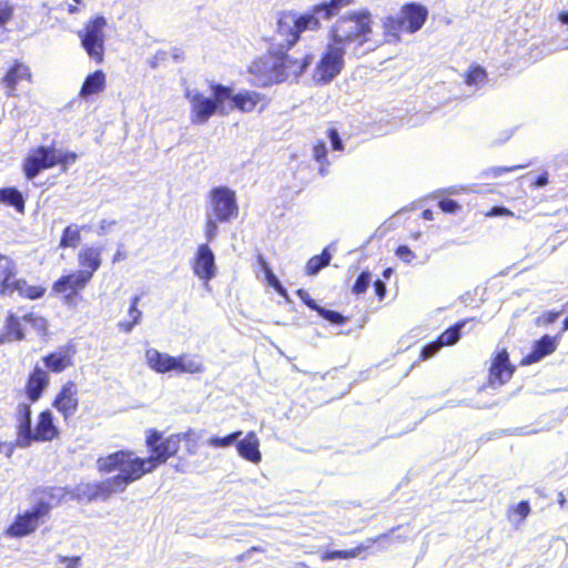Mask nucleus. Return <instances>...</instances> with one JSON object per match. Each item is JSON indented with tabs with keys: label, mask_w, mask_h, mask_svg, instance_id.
Masks as SVG:
<instances>
[{
	"label": "nucleus",
	"mask_w": 568,
	"mask_h": 568,
	"mask_svg": "<svg viewBox=\"0 0 568 568\" xmlns=\"http://www.w3.org/2000/svg\"><path fill=\"white\" fill-rule=\"evenodd\" d=\"M182 443L185 445L189 455L197 453L199 437L193 429L190 428L185 432L164 437L160 430L150 428L145 435V446L150 455L148 457H140L131 449L116 450L113 453V459L120 464H114V467L126 464L138 480H140L161 465H164L170 458L175 457Z\"/></svg>",
	"instance_id": "f257e3e1"
},
{
	"label": "nucleus",
	"mask_w": 568,
	"mask_h": 568,
	"mask_svg": "<svg viewBox=\"0 0 568 568\" xmlns=\"http://www.w3.org/2000/svg\"><path fill=\"white\" fill-rule=\"evenodd\" d=\"M373 33V19L368 10L351 11L339 17L331 29L333 44L345 48L349 44L362 47Z\"/></svg>",
	"instance_id": "f03ea898"
},
{
	"label": "nucleus",
	"mask_w": 568,
	"mask_h": 568,
	"mask_svg": "<svg viewBox=\"0 0 568 568\" xmlns=\"http://www.w3.org/2000/svg\"><path fill=\"white\" fill-rule=\"evenodd\" d=\"M113 458L111 453L97 459V469L100 474H111L115 470H119V474L94 481V501H106L114 495L123 494L132 483L138 481L126 464L114 467L118 463Z\"/></svg>",
	"instance_id": "7ed1b4c3"
},
{
	"label": "nucleus",
	"mask_w": 568,
	"mask_h": 568,
	"mask_svg": "<svg viewBox=\"0 0 568 568\" xmlns=\"http://www.w3.org/2000/svg\"><path fill=\"white\" fill-rule=\"evenodd\" d=\"M212 97L196 92L190 97V121L194 125L206 123L215 113L226 114L224 106L230 97V87L221 83H211Z\"/></svg>",
	"instance_id": "20e7f679"
},
{
	"label": "nucleus",
	"mask_w": 568,
	"mask_h": 568,
	"mask_svg": "<svg viewBox=\"0 0 568 568\" xmlns=\"http://www.w3.org/2000/svg\"><path fill=\"white\" fill-rule=\"evenodd\" d=\"M52 490L53 488L45 490L47 498L39 499L31 509L18 514L13 521L4 529V535L19 539L33 534L52 509L50 503V499L53 498Z\"/></svg>",
	"instance_id": "39448f33"
},
{
	"label": "nucleus",
	"mask_w": 568,
	"mask_h": 568,
	"mask_svg": "<svg viewBox=\"0 0 568 568\" xmlns=\"http://www.w3.org/2000/svg\"><path fill=\"white\" fill-rule=\"evenodd\" d=\"M105 27L106 19L102 14H97L84 23L82 30L78 31L82 48L97 63L104 60Z\"/></svg>",
	"instance_id": "423d86ee"
},
{
	"label": "nucleus",
	"mask_w": 568,
	"mask_h": 568,
	"mask_svg": "<svg viewBox=\"0 0 568 568\" xmlns=\"http://www.w3.org/2000/svg\"><path fill=\"white\" fill-rule=\"evenodd\" d=\"M209 202L213 217L220 223H229L237 219L240 214L236 193L227 186L211 189Z\"/></svg>",
	"instance_id": "0eeeda50"
},
{
	"label": "nucleus",
	"mask_w": 568,
	"mask_h": 568,
	"mask_svg": "<svg viewBox=\"0 0 568 568\" xmlns=\"http://www.w3.org/2000/svg\"><path fill=\"white\" fill-rule=\"evenodd\" d=\"M90 282L79 271H73L61 275L52 283V294L60 297L64 304L73 305L82 300L81 294Z\"/></svg>",
	"instance_id": "6e6552de"
},
{
	"label": "nucleus",
	"mask_w": 568,
	"mask_h": 568,
	"mask_svg": "<svg viewBox=\"0 0 568 568\" xmlns=\"http://www.w3.org/2000/svg\"><path fill=\"white\" fill-rule=\"evenodd\" d=\"M65 424L74 419L80 408L79 387L74 381L64 382L51 402Z\"/></svg>",
	"instance_id": "1a4fd4ad"
},
{
	"label": "nucleus",
	"mask_w": 568,
	"mask_h": 568,
	"mask_svg": "<svg viewBox=\"0 0 568 568\" xmlns=\"http://www.w3.org/2000/svg\"><path fill=\"white\" fill-rule=\"evenodd\" d=\"M247 70L261 87L283 82V73L280 72L275 50L270 51L266 55L255 58Z\"/></svg>",
	"instance_id": "9d476101"
},
{
	"label": "nucleus",
	"mask_w": 568,
	"mask_h": 568,
	"mask_svg": "<svg viewBox=\"0 0 568 568\" xmlns=\"http://www.w3.org/2000/svg\"><path fill=\"white\" fill-rule=\"evenodd\" d=\"M516 372V365L510 362L507 348H498L490 357L488 366L487 384L496 388L507 384Z\"/></svg>",
	"instance_id": "9b49d317"
},
{
	"label": "nucleus",
	"mask_w": 568,
	"mask_h": 568,
	"mask_svg": "<svg viewBox=\"0 0 568 568\" xmlns=\"http://www.w3.org/2000/svg\"><path fill=\"white\" fill-rule=\"evenodd\" d=\"M345 51L335 44L331 45L318 61L313 78L315 82L326 84L331 82L341 71L344 64Z\"/></svg>",
	"instance_id": "f8f14e48"
},
{
	"label": "nucleus",
	"mask_w": 568,
	"mask_h": 568,
	"mask_svg": "<svg viewBox=\"0 0 568 568\" xmlns=\"http://www.w3.org/2000/svg\"><path fill=\"white\" fill-rule=\"evenodd\" d=\"M60 435L55 426L53 415L50 409H43L38 414L34 428L29 430V435L20 443V447H29L32 443L52 442Z\"/></svg>",
	"instance_id": "ddd939ff"
},
{
	"label": "nucleus",
	"mask_w": 568,
	"mask_h": 568,
	"mask_svg": "<svg viewBox=\"0 0 568 568\" xmlns=\"http://www.w3.org/2000/svg\"><path fill=\"white\" fill-rule=\"evenodd\" d=\"M32 84L33 74L31 68L21 60H13L6 69L0 79V83L6 89V95L9 98L19 97L18 87L22 83Z\"/></svg>",
	"instance_id": "4468645a"
},
{
	"label": "nucleus",
	"mask_w": 568,
	"mask_h": 568,
	"mask_svg": "<svg viewBox=\"0 0 568 568\" xmlns=\"http://www.w3.org/2000/svg\"><path fill=\"white\" fill-rule=\"evenodd\" d=\"M54 149L40 145L32 150L22 162V170L28 180L34 179L42 170L55 166Z\"/></svg>",
	"instance_id": "2eb2a0df"
},
{
	"label": "nucleus",
	"mask_w": 568,
	"mask_h": 568,
	"mask_svg": "<svg viewBox=\"0 0 568 568\" xmlns=\"http://www.w3.org/2000/svg\"><path fill=\"white\" fill-rule=\"evenodd\" d=\"M77 348L73 344H67L44 355L41 361L48 374H60L74 365Z\"/></svg>",
	"instance_id": "dca6fc26"
},
{
	"label": "nucleus",
	"mask_w": 568,
	"mask_h": 568,
	"mask_svg": "<svg viewBox=\"0 0 568 568\" xmlns=\"http://www.w3.org/2000/svg\"><path fill=\"white\" fill-rule=\"evenodd\" d=\"M399 18L405 26V32L412 34L419 31L426 23L428 9L418 2H407L400 7Z\"/></svg>",
	"instance_id": "f3484780"
},
{
	"label": "nucleus",
	"mask_w": 568,
	"mask_h": 568,
	"mask_svg": "<svg viewBox=\"0 0 568 568\" xmlns=\"http://www.w3.org/2000/svg\"><path fill=\"white\" fill-rule=\"evenodd\" d=\"M192 271L195 276L205 283L215 276V257L207 244H201L192 261Z\"/></svg>",
	"instance_id": "a211bd4d"
},
{
	"label": "nucleus",
	"mask_w": 568,
	"mask_h": 568,
	"mask_svg": "<svg viewBox=\"0 0 568 568\" xmlns=\"http://www.w3.org/2000/svg\"><path fill=\"white\" fill-rule=\"evenodd\" d=\"M227 101L232 102L231 109H235L242 113L253 112L258 103H262L260 111H263L270 102L264 94L256 91L245 90L234 94L231 87Z\"/></svg>",
	"instance_id": "6ab92c4d"
},
{
	"label": "nucleus",
	"mask_w": 568,
	"mask_h": 568,
	"mask_svg": "<svg viewBox=\"0 0 568 568\" xmlns=\"http://www.w3.org/2000/svg\"><path fill=\"white\" fill-rule=\"evenodd\" d=\"M49 383L50 376L48 372L43 367L34 365L28 374L24 385V395L30 403H36L42 397Z\"/></svg>",
	"instance_id": "aec40b11"
},
{
	"label": "nucleus",
	"mask_w": 568,
	"mask_h": 568,
	"mask_svg": "<svg viewBox=\"0 0 568 568\" xmlns=\"http://www.w3.org/2000/svg\"><path fill=\"white\" fill-rule=\"evenodd\" d=\"M398 528H399V526H396V527H393L387 532H383L375 537L367 538L366 544H359L355 548H352V549L325 551L321 555V559H322V561H329V560H335V559L356 558L362 552L367 551L372 545L388 540L390 538V535Z\"/></svg>",
	"instance_id": "412c9836"
},
{
	"label": "nucleus",
	"mask_w": 568,
	"mask_h": 568,
	"mask_svg": "<svg viewBox=\"0 0 568 568\" xmlns=\"http://www.w3.org/2000/svg\"><path fill=\"white\" fill-rule=\"evenodd\" d=\"M79 272L92 281L95 272L102 265V247L84 246L77 255Z\"/></svg>",
	"instance_id": "4be33fe9"
},
{
	"label": "nucleus",
	"mask_w": 568,
	"mask_h": 568,
	"mask_svg": "<svg viewBox=\"0 0 568 568\" xmlns=\"http://www.w3.org/2000/svg\"><path fill=\"white\" fill-rule=\"evenodd\" d=\"M275 52L280 72L283 73V81L291 75L298 77L304 73L313 60L311 54H305L302 59H294L287 52L280 50Z\"/></svg>",
	"instance_id": "5701e85b"
},
{
	"label": "nucleus",
	"mask_w": 568,
	"mask_h": 568,
	"mask_svg": "<svg viewBox=\"0 0 568 568\" xmlns=\"http://www.w3.org/2000/svg\"><path fill=\"white\" fill-rule=\"evenodd\" d=\"M560 335L550 336V335H542L539 339H537L530 352L526 354L523 358L520 364L521 365H531L534 363L539 362L544 357L552 354L557 347H558V341Z\"/></svg>",
	"instance_id": "b1692460"
},
{
	"label": "nucleus",
	"mask_w": 568,
	"mask_h": 568,
	"mask_svg": "<svg viewBox=\"0 0 568 568\" xmlns=\"http://www.w3.org/2000/svg\"><path fill=\"white\" fill-rule=\"evenodd\" d=\"M18 272L17 263L11 257L0 253V297L11 296V288Z\"/></svg>",
	"instance_id": "393cba45"
},
{
	"label": "nucleus",
	"mask_w": 568,
	"mask_h": 568,
	"mask_svg": "<svg viewBox=\"0 0 568 568\" xmlns=\"http://www.w3.org/2000/svg\"><path fill=\"white\" fill-rule=\"evenodd\" d=\"M276 33L284 40L287 49L292 48L300 40L295 24V14L293 12L284 11L280 13Z\"/></svg>",
	"instance_id": "a878e982"
},
{
	"label": "nucleus",
	"mask_w": 568,
	"mask_h": 568,
	"mask_svg": "<svg viewBox=\"0 0 568 568\" xmlns=\"http://www.w3.org/2000/svg\"><path fill=\"white\" fill-rule=\"evenodd\" d=\"M237 454L245 460L258 464L262 460L260 440L254 432H248L245 437L236 443Z\"/></svg>",
	"instance_id": "bb28decb"
},
{
	"label": "nucleus",
	"mask_w": 568,
	"mask_h": 568,
	"mask_svg": "<svg viewBox=\"0 0 568 568\" xmlns=\"http://www.w3.org/2000/svg\"><path fill=\"white\" fill-rule=\"evenodd\" d=\"M148 366L156 373H169L173 372L176 367V361L174 356L165 353H161L158 349L151 348L145 353Z\"/></svg>",
	"instance_id": "cd10ccee"
},
{
	"label": "nucleus",
	"mask_w": 568,
	"mask_h": 568,
	"mask_svg": "<svg viewBox=\"0 0 568 568\" xmlns=\"http://www.w3.org/2000/svg\"><path fill=\"white\" fill-rule=\"evenodd\" d=\"M47 288L42 285H30L23 277L16 278L11 288V296L17 293L21 298L36 301L45 295Z\"/></svg>",
	"instance_id": "c85d7f7f"
},
{
	"label": "nucleus",
	"mask_w": 568,
	"mask_h": 568,
	"mask_svg": "<svg viewBox=\"0 0 568 568\" xmlns=\"http://www.w3.org/2000/svg\"><path fill=\"white\" fill-rule=\"evenodd\" d=\"M17 424V439L16 445L20 447L29 430L31 428V406L28 403H19L16 413Z\"/></svg>",
	"instance_id": "c756f323"
},
{
	"label": "nucleus",
	"mask_w": 568,
	"mask_h": 568,
	"mask_svg": "<svg viewBox=\"0 0 568 568\" xmlns=\"http://www.w3.org/2000/svg\"><path fill=\"white\" fill-rule=\"evenodd\" d=\"M22 339H24V332L20 318L13 313H8L4 321V332L0 335V344Z\"/></svg>",
	"instance_id": "7c9ffc66"
},
{
	"label": "nucleus",
	"mask_w": 568,
	"mask_h": 568,
	"mask_svg": "<svg viewBox=\"0 0 568 568\" xmlns=\"http://www.w3.org/2000/svg\"><path fill=\"white\" fill-rule=\"evenodd\" d=\"M383 36L385 43H397L402 39L405 26L399 17L388 16L383 20Z\"/></svg>",
	"instance_id": "2f4dec72"
},
{
	"label": "nucleus",
	"mask_w": 568,
	"mask_h": 568,
	"mask_svg": "<svg viewBox=\"0 0 568 568\" xmlns=\"http://www.w3.org/2000/svg\"><path fill=\"white\" fill-rule=\"evenodd\" d=\"M105 88V74L101 70H97L89 74L80 89V95L87 98L92 94H97Z\"/></svg>",
	"instance_id": "473e14b6"
},
{
	"label": "nucleus",
	"mask_w": 568,
	"mask_h": 568,
	"mask_svg": "<svg viewBox=\"0 0 568 568\" xmlns=\"http://www.w3.org/2000/svg\"><path fill=\"white\" fill-rule=\"evenodd\" d=\"M355 0H328L313 6L315 13H322V18L329 20L332 17L337 16L339 11L346 7L352 6Z\"/></svg>",
	"instance_id": "72a5a7b5"
},
{
	"label": "nucleus",
	"mask_w": 568,
	"mask_h": 568,
	"mask_svg": "<svg viewBox=\"0 0 568 568\" xmlns=\"http://www.w3.org/2000/svg\"><path fill=\"white\" fill-rule=\"evenodd\" d=\"M84 226H79L77 224H69L62 231L59 241L60 248H75L81 243L82 236L81 231Z\"/></svg>",
	"instance_id": "f704fd0d"
},
{
	"label": "nucleus",
	"mask_w": 568,
	"mask_h": 568,
	"mask_svg": "<svg viewBox=\"0 0 568 568\" xmlns=\"http://www.w3.org/2000/svg\"><path fill=\"white\" fill-rule=\"evenodd\" d=\"M175 361L176 367H174V372L176 373L199 374L204 372L203 363L196 357H190L183 354L175 357Z\"/></svg>",
	"instance_id": "c9c22d12"
},
{
	"label": "nucleus",
	"mask_w": 568,
	"mask_h": 568,
	"mask_svg": "<svg viewBox=\"0 0 568 568\" xmlns=\"http://www.w3.org/2000/svg\"><path fill=\"white\" fill-rule=\"evenodd\" d=\"M0 202L14 207L19 213L24 212V199L16 187L0 189Z\"/></svg>",
	"instance_id": "e433bc0d"
},
{
	"label": "nucleus",
	"mask_w": 568,
	"mask_h": 568,
	"mask_svg": "<svg viewBox=\"0 0 568 568\" xmlns=\"http://www.w3.org/2000/svg\"><path fill=\"white\" fill-rule=\"evenodd\" d=\"M321 13H315L313 8L310 12L301 14L298 17L295 16V24L298 31V34L306 30H318L321 28L320 16Z\"/></svg>",
	"instance_id": "4c0bfd02"
},
{
	"label": "nucleus",
	"mask_w": 568,
	"mask_h": 568,
	"mask_svg": "<svg viewBox=\"0 0 568 568\" xmlns=\"http://www.w3.org/2000/svg\"><path fill=\"white\" fill-rule=\"evenodd\" d=\"M332 260V255L327 248H324L321 254L314 255L308 258L305 265V274L315 275L322 268L326 267Z\"/></svg>",
	"instance_id": "58836bf2"
},
{
	"label": "nucleus",
	"mask_w": 568,
	"mask_h": 568,
	"mask_svg": "<svg viewBox=\"0 0 568 568\" xmlns=\"http://www.w3.org/2000/svg\"><path fill=\"white\" fill-rule=\"evenodd\" d=\"M71 498L77 501H94V481H81L71 491Z\"/></svg>",
	"instance_id": "ea45409f"
},
{
	"label": "nucleus",
	"mask_w": 568,
	"mask_h": 568,
	"mask_svg": "<svg viewBox=\"0 0 568 568\" xmlns=\"http://www.w3.org/2000/svg\"><path fill=\"white\" fill-rule=\"evenodd\" d=\"M466 320L459 321L445 329L438 337L442 346H450L456 344L460 338V331L465 326Z\"/></svg>",
	"instance_id": "a19ab883"
},
{
	"label": "nucleus",
	"mask_w": 568,
	"mask_h": 568,
	"mask_svg": "<svg viewBox=\"0 0 568 568\" xmlns=\"http://www.w3.org/2000/svg\"><path fill=\"white\" fill-rule=\"evenodd\" d=\"M140 302V296L135 295L131 298L130 307H129V316L131 317V321L129 322H121L119 323V327L122 332L129 333L132 331V328L139 323L141 317V311L138 308Z\"/></svg>",
	"instance_id": "79ce46f5"
},
{
	"label": "nucleus",
	"mask_w": 568,
	"mask_h": 568,
	"mask_svg": "<svg viewBox=\"0 0 568 568\" xmlns=\"http://www.w3.org/2000/svg\"><path fill=\"white\" fill-rule=\"evenodd\" d=\"M487 78H488V74L483 67L473 64L466 71V73L464 75V82L467 85H476L478 83L485 82L487 80Z\"/></svg>",
	"instance_id": "37998d69"
},
{
	"label": "nucleus",
	"mask_w": 568,
	"mask_h": 568,
	"mask_svg": "<svg viewBox=\"0 0 568 568\" xmlns=\"http://www.w3.org/2000/svg\"><path fill=\"white\" fill-rule=\"evenodd\" d=\"M527 164H517L510 166H491L481 172L483 179H497L503 174L510 173L520 169H525Z\"/></svg>",
	"instance_id": "c03bdc74"
},
{
	"label": "nucleus",
	"mask_w": 568,
	"mask_h": 568,
	"mask_svg": "<svg viewBox=\"0 0 568 568\" xmlns=\"http://www.w3.org/2000/svg\"><path fill=\"white\" fill-rule=\"evenodd\" d=\"M242 435V432L241 430H236V432H233L226 436H223V437H219V436H213L211 438H209L207 440V444L211 446V447H214V448H221V447H229L231 446L240 436Z\"/></svg>",
	"instance_id": "a18cd8bd"
},
{
	"label": "nucleus",
	"mask_w": 568,
	"mask_h": 568,
	"mask_svg": "<svg viewBox=\"0 0 568 568\" xmlns=\"http://www.w3.org/2000/svg\"><path fill=\"white\" fill-rule=\"evenodd\" d=\"M530 505L528 500H521L516 506L508 509V517H515L518 521L525 520L530 514Z\"/></svg>",
	"instance_id": "49530a36"
},
{
	"label": "nucleus",
	"mask_w": 568,
	"mask_h": 568,
	"mask_svg": "<svg viewBox=\"0 0 568 568\" xmlns=\"http://www.w3.org/2000/svg\"><path fill=\"white\" fill-rule=\"evenodd\" d=\"M321 317L326 320L327 322L334 325H344L347 322V317L342 315L341 313L332 310H326L324 307H320L316 312Z\"/></svg>",
	"instance_id": "de8ad7c7"
},
{
	"label": "nucleus",
	"mask_w": 568,
	"mask_h": 568,
	"mask_svg": "<svg viewBox=\"0 0 568 568\" xmlns=\"http://www.w3.org/2000/svg\"><path fill=\"white\" fill-rule=\"evenodd\" d=\"M371 283V273L368 271H363L358 277L356 278L352 292L355 295H361L366 292Z\"/></svg>",
	"instance_id": "09e8293b"
},
{
	"label": "nucleus",
	"mask_w": 568,
	"mask_h": 568,
	"mask_svg": "<svg viewBox=\"0 0 568 568\" xmlns=\"http://www.w3.org/2000/svg\"><path fill=\"white\" fill-rule=\"evenodd\" d=\"M442 347L443 346L438 342L437 338L435 341L424 345L419 353V359L427 361V359L432 358L440 351Z\"/></svg>",
	"instance_id": "8fccbe9b"
},
{
	"label": "nucleus",
	"mask_w": 568,
	"mask_h": 568,
	"mask_svg": "<svg viewBox=\"0 0 568 568\" xmlns=\"http://www.w3.org/2000/svg\"><path fill=\"white\" fill-rule=\"evenodd\" d=\"M13 6L8 0H0V26H4L13 18Z\"/></svg>",
	"instance_id": "3c124183"
},
{
	"label": "nucleus",
	"mask_w": 568,
	"mask_h": 568,
	"mask_svg": "<svg viewBox=\"0 0 568 568\" xmlns=\"http://www.w3.org/2000/svg\"><path fill=\"white\" fill-rule=\"evenodd\" d=\"M265 278L270 286H272L281 296L288 298L287 291L285 287L281 284L280 280L275 276L273 271H267L265 274Z\"/></svg>",
	"instance_id": "603ef678"
},
{
	"label": "nucleus",
	"mask_w": 568,
	"mask_h": 568,
	"mask_svg": "<svg viewBox=\"0 0 568 568\" xmlns=\"http://www.w3.org/2000/svg\"><path fill=\"white\" fill-rule=\"evenodd\" d=\"M559 316H560V312L559 311H555V310L547 311V312L542 313L536 320V324L538 326H548V325L555 323L558 320Z\"/></svg>",
	"instance_id": "864d4df0"
},
{
	"label": "nucleus",
	"mask_w": 568,
	"mask_h": 568,
	"mask_svg": "<svg viewBox=\"0 0 568 568\" xmlns=\"http://www.w3.org/2000/svg\"><path fill=\"white\" fill-rule=\"evenodd\" d=\"M296 295L312 311L317 312L318 308L321 307L306 290L298 288L296 291Z\"/></svg>",
	"instance_id": "5fc2aeb1"
},
{
	"label": "nucleus",
	"mask_w": 568,
	"mask_h": 568,
	"mask_svg": "<svg viewBox=\"0 0 568 568\" xmlns=\"http://www.w3.org/2000/svg\"><path fill=\"white\" fill-rule=\"evenodd\" d=\"M55 165L60 164L63 166V170L67 169L69 164H72L77 160V154L74 152H64L62 154H57L54 151V159Z\"/></svg>",
	"instance_id": "6e6d98bb"
},
{
	"label": "nucleus",
	"mask_w": 568,
	"mask_h": 568,
	"mask_svg": "<svg viewBox=\"0 0 568 568\" xmlns=\"http://www.w3.org/2000/svg\"><path fill=\"white\" fill-rule=\"evenodd\" d=\"M439 209L444 213H455L460 209V205L453 199H443L438 202Z\"/></svg>",
	"instance_id": "4d7b16f0"
},
{
	"label": "nucleus",
	"mask_w": 568,
	"mask_h": 568,
	"mask_svg": "<svg viewBox=\"0 0 568 568\" xmlns=\"http://www.w3.org/2000/svg\"><path fill=\"white\" fill-rule=\"evenodd\" d=\"M327 136H328V139L332 142L333 150H335V151H343L344 150L343 142H342V140H341L336 129L329 128L327 130Z\"/></svg>",
	"instance_id": "13d9d810"
},
{
	"label": "nucleus",
	"mask_w": 568,
	"mask_h": 568,
	"mask_svg": "<svg viewBox=\"0 0 568 568\" xmlns=\"http://www.w3.org/2000/svg\"><path fill=\"white\" fill-rule=\"evenodd\" d=\"M217 223L219 221H215V217H209L205 222V237L207 241H212L217 233Z\"/></svg>",
	"instance_id": "bf43d9fd"
},
{
	"label": "nucleus",
	"mask_w": 568,
	"mask_h": 568,
	"mask_svg": "<svg viewBox=\"0 0 568 568\" xmlns=\"http://www.w3.org/2000/svg\"><path fill=\"white\" fill-rule=\"evenodd\" d=\"M396 255L406 263H409L415 257L414 252L407 245H399L396 251Z\"/></svg>",
	"instance_id": "052dcab7"
},
{
	"label": "nucleus",
	"mask_w": 568,
	"mask_h": 568,
	"mask_svg": "<svg viewBox=\"0 0 568 568\" xmlns=\"http://www.w3.org/2000/svg\"><path fill=\"white\" fill-rule=\"evenodd\" d=\"M313 156L316 161H324L327 156V150L323 141H318L313 146Z\"/></svg>",
	"instance_id": "680f3d73"
},
{
	"label": "nucleus",
	"mask_w": 568,
	"mask_h": 568,
	"mask_svg": "<svg viewBox=\"0 0 568 568\" xmlns=\"http://www.w3.org/2000/svg\"><path fill=\"white\" fill-rule=\"evenodd\" d=\"M485 216L487 217H495V216H514L513 211H510L507 207L504 206H494L489 211L485 213Z\"/></svg>",
	"instance_id": "e2e57ef3"
},
{
	"label": "nucleus",
	"mask_w": 568,
	"mask_h": 568,
	"mask_svg": "<svg viewBox=\"0 0 568 568\" xmlns=\"http://www.w3.org/2000/svg\"><path fill=\"white\" fill-rule=\"evenodd\" d=\"M375 294L379 300H383L386 295V285L382 280H376L373 283Z\"/></svg>",
	"instance_id": "0e129e2a"
},
{
	"label": "nucleus",
	"mask_w": 568,
	"mask_h": 568,
	"mask_svg": "<svg viewBox=\"0 0 568 568\" xmlns=\"http://www.w3.org/2000/svg\"><path fill=\"white\" fill-rule=\"evenodd\" d=\"M60 561L67 564L68 568H77L80 564V557H61Z\"/></svg>",
	"instance_id": "69168bd1"
},
{
	"label": "nucleus",
	"mask_w": 568,
	"mask_h": 568,
	"mask_svg": "<svg viewBox=\"0 0 568 568\" xmlns=\"http://www.w3.org/2000/svg\"><path fill=\"white\" fill-rule=\"evenodd\" d=\"M22 320L27 323L36 324L38 321L45 325V321L42 317L36 316L33 313H28L23 315Z\"/></svg>",
	"instance_id": "338daca9"
},
{
	"label": "nucleus",
	"mask_w": 568,
	"mask_h": 568,
	"mask_svg": "<svg viewBox=\"0 0 568 568\" xmlns=\"http://www.w3.org/2000/svg\"><path fill=\"white\" fill-rule=\"evenodd\" d=\"M256 261H257L258 265L261 266V268L263 270L264 274H266L267 271H272L270 264L267 263V261L265 260V257L262 254H258L256 256Z\"/></svg>",
	"instance_id": "774afa93"
}]
</instances>
